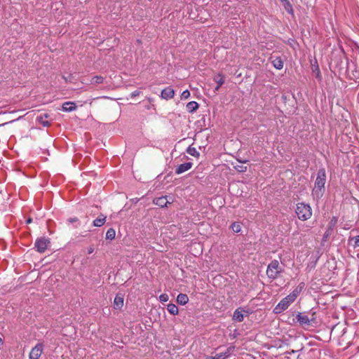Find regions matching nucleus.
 <instances>
[{
	"instance_id": "21",
	"label": "nucleus",
	"mask_w": 359,
	"mask_h": 359,
	"mask_svg": "<svg viewBox=\"0 0 359 359\" xmlns=\"http://www.w3.org/2000/svg\"><path fill=\"white\" fill-rule=\"evenodd\" d=\"M187 153L196 158H198L200 156V153L196 150L195 147H193L191 146H189L187 149Z\"/></svg>"
},
{
	"instance_id": "29",
	"label": "nucleus",
	"mask_w": 359,
	"mask_h": 359,
	"mask_svg": "<svg viewBox=\"0 0 359 359\" xmlns=\"http://www.w3.org/2000/svg\"><path fill=\"white\" fill-rule=\"evenodd\" d=\"M300 292V290H299L297 287L296 289H294L292 292H291L290 294H295V299L297 297L299 293Z\"/></svg>"
},
{
	"instance_id": "38",
	"label": "nucleus",
	"mask_w": 359,
	"mask_h": 359,
	"mask_svg": "<svg viewBox=\"0 0 359 359\" xmlns=\"http://www.w3.org/2000/svg\"><path fill=\"white\" fill-rule=\"evenodd\" d=\"M3 344V339L0 337V344Z\"/></svg>"
},
{
	"instance_id": "24",
	"label": "nucleus",
	"mask_w": 359,
	"mask_h": 359,
	"mask_svg": "<svg viewBox=\"0 0 359 359\" xmlns=\"http://www.w3.org/2000/svg\"><path fill=\"white\" fill-rule=\"evenodd\" d=\"M231 230L235 233H239L241 231V226L239 222H233L231 225Z\"/></svg>"
},
{
	"instance_id": "6",
	"label": "nucleus",
	"mask_w": 359,
	"mask_h": 359,
	"mask_svg": "<svg viewBox=\"0 0 359 359\" xmlns=\"http://www.w3.org/2000/svg\"><path fill=\"white\" fill-rule=\"evenodd\" d=\"M43 345L41 343L37 344L33 347L29 353V359H39L43 352Z\"/></svg>"
},
{
	"instance_id": "16",
	"label": "nucleus",
	"mask_w": 359,
	"mask_h": 359,
	"mask_svg": "<svg viewBox=\"0 0 359 359\" xmlns=\"http://www.w3.org/2000/svg\"><path fill=\"white\" fill-rule=\"evenodd\" d=\"M214 81L217 83V86L215 88V90H219V88L224 83V76L221 74L216 75L214 78Z\"/></svg>"
},
{
	"instance_id": "2",
	"label": "nucleus",
	"mask_w": 359,
	"mask_h": 359,
	"mask_svg": "<svg viewBox=\"0 0 359 359\" xmlns=\"http://www.w3.org/2000/svg\"><path fill=\"white\" fill-rule=\"evenodd\" d=\"M295 212L298 218L302 221L309 219L312 215L310 205L304 203H299L297 205Z\"/></svg>"
},
{
	"instance_id": "28",
	"label": "nucleus",
	"mask_w": 359,
	"mask_h": 359,
	"mask_svg": "<svg viewBox=\"0 0 359 359\" xmlns=\"http://www.w3.org/2000/svg\"><path fill=\"white\" fill-rule=\"evenodd\" d=\"M351 240H355V243H354V245L353 247L355 248H358L359 247V235L355 236V238H351Z\"/></svg>"
},
{
	"instance_id": "15",
	"label": "nucleus",
	"mask_w": 359,
	"mask_h": 359,
	"mask_svg": "<svg viewBox=\"0 0 359 359\" xmlns=\"http://www.w3.org/2000/svg\"><path fill=\"white\" fill-rule=\"evenodd\" d=\"M189 301V297L186 294L180 293L177 297V302L181 305H185Z\"/></svg>"
},
{
	"instance_id": "9",
	"label": "nucleus",
	"mask_w": 359,
	"mask_h": 359,
	"mask_svg": "<svg viewBox=\"0 0 359 359\" xmlns=\"http://www.w3.org/2000/svg\"><path fill=\"white\" fill-rule=\"evenodd\" d=\"M193 163L191 162H187L178 165L175 169V173L180 175L192 168Z\"/></svg>"
},
{
	"instance_id": "11",
	"label": "nucleus",
	"mask_w": 359,
	"mask_h": 359,
	"mask_svg": "<svg viewBox=\"0 0 359 359\" xmlns=\"http://www.w3.org/2000/svg\"><path fill=\"white\" fill-rule=\"evenodd\" d=\"M76 107L75 103L72 102H65L62 106V109L64 111L70 112L74 111Z\"/></svg>"
},
{
	"instance_id": "20",
	"label": "nucleus",
	"mask_w": 359,
	"mask_h": 359,
	"mask_svg": "<svg viewBox=\"0 0 359 359\" xmlns=\"http://www.w3.org/2000/svg\"><path fill=\"white\" fill-rule=\"evenodd\" d=\"M167 310L173 316L177 315L179 312L177 306L174 304H168L167 306Z\"/></svg>"
},
{
	"instance_id": "32",
	"label": "nucleus",
	"mask_w": 359,
	"mask_h": 359,
	"mask_svg": "<svg viewBox=\"0 0 359 359\" xmlns=\"http://www.w3.org/2000/svg\"><path fill=\"white\" fill-rule=\"evenodd\" d=\"M77 221H78V219L76 217L69 218L68 219V222H70V223H74V222H76Z\"/></svg>"
},
{
	"instance_id": "12",
	"label": "nucleus",
	"mask_w": 359,
	"mask_h": 359,
	"mask_svg": "<svg viewBox=\"0 0 359 359\" xmlns=\"http://www.w3.org/2000/svg\"><path fill=\"white\" fill-rule=\"evenodd\" d=\"M168 203L167 196H161L154 200V203L161 208L165 207Z\"/></svg>"
},
{
	"instance_id": "37",
	"label": "nucleus",
	"mask_w": 359,
	"mask_h": 359,
	"mask_svg": "<svg viewBox=\"0 0 359 359\" xmlns=\"http://www.w3.org/2000/svg\"><path fill=\"white\" fill-rule=\"evenodd\" d=\"M205 359H215L213 356H208Z\"/></svg>"
},
{
	"instance_id": "25",
	"label": "nucleus",
	"mask_w": 359,
	"mask_h": 359,
	"mask_svg": "<svg viewBox=\"0 0 359 359\" xmlns=\"http://www.w3.org/2000/svg\"><path fill=\"white\" fill-rule=\"evenodd\" d=\"M169 299V297L167 294L164 293V294H162L159 296V300L161 302H168Z\"/></svg>"
},
{
	"instance_id": "19",
	"label": "nucleus",
	"mask_w": 359,
	"mask_h": 359,
	"mask_svg": "<svg viewBox=\"0 0 359 359\" xmlns=\"http://www.w3.org/2000/svg\"><path fill=\"white\" fill-rule=\"evenodd\" d=\"M280 1L285 11L290 14H293L292 6L290 1L288 0H280Z\"/></svg>"
},
{
	"instance_id": "31",
	"label": "nucleus",
	"mask_w": 359,
	"mask_h": 359,
	"mask_svg": "<svg viewBox=\"0 0 359 359\" xmlns=\"http://www.w3.org/2000/svg\"><path fill=\"white\" fill-rule=\"evenodd\" d=\"M94 250H95L94 247L90 246V247H89V248H88V254H91V253H93V252H94Z\"/></svg>"
},
{
	"instance_id": "17",
	"label": "nucleus",
	"mask_w": 359,
	"mask_h": 359,
	"mask_svg": "<svg viewBox=\"0 0 359 359\" xmlns=\"http://www.w3.org/2000/svg\"><path fill=\"white\" fill-rule=\"evenodd\" d=\"M186 107L189 112L193 113L198 108V104L196 102L191 101L187 103Z\"/></svg>"
},
{
	"instance_id": "5",
	"label": "nucleus",
	"mask_w": 359,
	"mask_h": 359,
	"mask_svg": "<svg viewBox=\"0 0 359 359\" xmlns=\"http://www.w3.org/2000/svg\"><path fill=\"white\" fill-rule=\"evenodd\" d=\"M314 316L315 313H313L311 317L309 318L307 315H305L303 313H299L297 315L296 318L300 325L304 327L312 325L313 323H316V318Z\"/></svg>"
},
{
	"instance_id": "7",
	"label": "nucleus",
	"mask_w": 359,
	"mask_h": 359,
	"mask_svg": "<svg viewBox=\"0 0 359 359\" xmlns=\"http://www.w3.org/2000/svg\"><path fill=\"white\" fill-rule=\"evenodd\" d=\"M49 243L50 242L48 239L45 238H40L36 241L34 245L38 252H43L47 249Z\"/></svg>"
},
{
	"instance_id": "8",
	"label": "nucleus",
	"mask_w": 359,
	"mask_h": 359,
	"mask_svg": "<svg viewBox=\"0 0 359 359\" xmlns=\"http://www.w3.org/2000/svg\"><path fill=\"white\" fill-rule=\"evenodd\" d=\"M271 62L276 69H282L284 65V60L280 56H271L270 57Z\"/></svg>"
},
{
	"instance_id": "27",
	"label": "nucleus",
	"mask_w": 359,
	"mask_h": 359,
	"mask_svg": "<svg viewBox=\"0 0 359 359\" xmlns=\"http://www.w3.org/2000/svg\"><path fill=\"white\" fill-rule=\"evenodd\" d=\"M190 95V91H182V93L181 95V97L182 99H187Z\"/></svg>"
},
{
	"instance_id": "36",
	"label": "nucleus",
	"mask_w": 359,
	"mask_h": 359,
	"mask_svg": "<svg viewBox=\"0 0 359 359\" xmlns=\"http://www.w3.org/2000/svg\"><path fill=\"white\" fill-rule=\"evenodd\" d=\"M32 222V219L31 218H29V219H27V224H29V223H31Z\"/></svg>"
},
{
	"instance_id": "35",
	"label": "nucleus",
	"mask_w": 359,
	"mask_h": 359,
	"mask_svg": "<svg viewBox=\"0 0 359 359\" xmlns=\"http://www.w3.org/2000/svg\"><path fill=\"white\" fill-rule=\"evenodd\" d=\"M139 95V92H137V93H136V92H134V93H133L131 94V96H132V97H135V96H137V95Z\"/></svg>"
},
{
	"instance_id": "10",
	"label": "nucleus",
	"mask_w": 359,
	"mask_h": 359,
	"mask_svg": "<svg viewBox=\"0 0 359 359\" xmlns=\"http://www.w3.org/2000/svg\"><path fill=\"white\" fill-rule=\"evenodd\" d=\"M243 311H244L241 308L236 309L233 312V320L238 323L242 322L244 319V315L243 313Z\"/></svg>"
},
{
	"instance_id": "30",
	"label": "nucleus",
	"mask_w": 359,
	"mask_h": 359,
	"mask_svg": "<svg viewBox=\"0 0 359 359\" xmlns=\"http://www.w3.org/2000/svg\"><path fill=\"white\" fill-rule=\"evenodd\" d=\"M233 349H234L233 346H230L227 348L226 352H225L224 353L229 354V356L231 353L233 351Z\"/></svg>"
},
{
	"instance_id": "26",
	"label": "nucleus",
	"mask_w": 359,
	"mask_h": 359,
	"mask_svg": "<svg viewBox=\"0 0 359 359\" xmlns=\"http://www.w3.org/2000/svg\"><path fill=\"white\" fill-rule=\"evenodd\" d=\"M92 80L93 82L100 83L102 82L103 78L101 76H95L92 79Z\"/></svg>"
},
{
	"instance_id": "3",
	"label": "nucleus",
	"mask_w": 359,
	"mask_h": 359,
	"mask_svg": "<svg viewBox=\"0 0 359 359\" xmlns=\"http://www.w3.org/2000/svg\"><path fill=\"white\" fill-rule=\"evenodd\" d=\"M283 269L280 266L279 262L276 259L272 260L268 265L266 275L270 279H276L282 273Z\"/></svg>"
},
{
	"instance_id": "4",
	"label": "nucleus",
	"mask_w": 359,
	"mask_h": 359,
	"mask_svg": "<svg viewBox=\"0 0 359 359\" xmlns=\"http://www.w3.org/2000/svg\"><path fill=\"white\" fill-rule=\"evenodd\" d=\"M295 301V294H290L283 298L274 308L275 313H280L286 310L290 305Z\"/></svg>"
},
{
	"instance_id": "18",
	"label": "nucleus",
	"mask_w": 359,
	"mask_h": 359,
	"mask_svg": "<svg viewBox=\"0 0 359 359\" xmlns=\"http://www.w3.org/2000/svg\"><path fill=\"white\" fill-rule=\"evenodd\" d=\"M106 217L104 215L99 216L97 219L93 221V225L95 226L100 227L105 223Z\"/></svg>"
},
{
	"instance_id": "39",
	"label": "nucleus",
	"mask_w": 359,
	"mask_h": 359,
	"mask_svg": "<svg viewBox=\"0 0 359 359\" xmlns=\"http://www.w3.org/2000/svg\"><path fill=\"white\" fill-rule=\"evenodd\" d=\"M357 169H358V172H359V164L357 165Z\"/></svg>"
},
{
	"instance_id": "14",
	"label": "nucleus",
	"mask_w": 359,
	"mask_h": 359,
	"mask_svg": "<svg viewBox=\"0 0 359 359\" xmlns=\"http://www.w3.org/2000/svg\"><path fill=\"white\" fill-rule=\"evenodd\" d=\"M48 117V115L47 114H44L43 116H37L36 121L43 126L48 127L50 126V122L45 118H47Z\"/></svg>"
},
{
	"instance_id": "34",
	"label": "nucleus",
	"mask_w": 359,
	"mask_h": 359,
	"mask_svg": "<svg viewBox=\"0 0 359 359\" xmlns=\"http://www.w3.org/2000/svg\"><path fill=\"white\" fill-rule=\"evenodd\" d=\"M215 359H222L221 355L217 354L215 356H213Z\"/></svg>"
},
{
	"instance_id": "23",
	"label": "nucleus",
	"mask_w": 359,
	"mask_h": 359,
	"mask_svg": "<svg viewBox=\"0 0 359 359\" xmlns=\"http://www.w3.org/2000/svg\"><path fill=\"white\" fill-rule=\"evenodd\" d=\"M115 236H116L115 230L112 228H110L107 230V231L106 233V239L111 241V240L114 239Z\"/></svg>"
},
{
	"instance_id": "22",
	"label": "nucleus",
	"mask_w": 359,
	"mask_h": 359,
	"mask_svg": "<svg viewBox=\"0 0 359 359\" xmlns=\"http://www.w3.org/2000/svg\"><path fill=\"white\" fill-rule=\"evenodd\" d=\"M160 93L161 97L165 100L172 98L175 95V91H160Z\"/></svg>"
},
{
	"instance_id": "1",
	"label": "nucleus",
	"mask_w": 359,
	"mask_h": 359,
	"mask_svg": "<svg viewBox=\"0 0 359 359\" xmlns=\"http://www.w3.org/2000/svg\"><path fill=\"white\" fill-rule=\"evenodd\" d=\"M326 182V172L325 168H320L317 173L313 195L317 197L323 196L325 191V184Z\"/></svg>"
},
{
	"instance_id": "13",
	"label": "nucleus",
	"mask_w": 359,
	"mask_h": 359,
	"mask_svg": "<svg viewBox=\"0 0 359 359\" xmlns=\"http://www.w3.org/2000/svg\"><path fill=\"white\" fill-rule=\"evenodd\" d=\"M123 306V298L120 295H116L114 300V308L120 309Z\"/></svg>"
},
{
	"instance_id": "33",
	"label": "nucleus",
	"mask_w": 359,
	"mask_h": 359,
	"mask_svg": "<svg viewBox=\"0 0 359 359\" xmlns=\"http://www.w3.org/2000/svg\"><path fill=\"white\" fill-rule=\"evenodd\" d=\"M219 355H221V358L222 359H225L226 358L229 357V354H226V353H219Z\"/></svg>"
}]
</instances>
